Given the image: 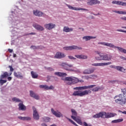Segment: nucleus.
<instances>
[{
    "label": "nucleus",
    "mask_w": 126,
    "mask_h": 126,
    "mask_svg": "<svg viewBox=\"0 0 126 126\" xmlns=\"http://www.w3.org/2000/svg\"><path fill=\"white\" fill-rule=\"evenodd\" d=\"M21 12V10L18 8V7H16V10L14 11H12L11 12V14L10 17L9 18V20H10V28L11 29V33L13 34V36H17L18 35V32L16 30H18L17 25L19 23H20V21H19V16H21V13L18 12Z\"/></svg>",
    "instance_id": "obj_1"
},
{
    "label": "nucleus",
    "mask_w": 126,
    "mask_h": 126,
    "mask_svg": "<svg viewBox=\"0 0 126 126\" xmlns=\"http://www.w3.org/2000/svg\"><path fill=\"white\" fill-rule=\"evenodd\" d=\"M96 85H91L89 86H84L82 87H77L74 88V90H78L75 91L72 94L73 96H77L78 97H83V96H85L86 95H89V94H91L92 92L90 90H86V89H90V88H94L95 87Z\"/></svg>",
    "instance_id": "obj_2"
},
{
    "label": "nucleus",
    "mask_w": 126,
    "mask_h": 126,
    "mask_svg": "<svg viewBox=\"0 0 126 126\" xmlns=\"http://www.w3.org/2000/svg\"><path fill=\"white\" fill-rule=\"evenodd\" d=\"M123 94H117L115 96V102L117 105H121V106H125L126 105V89H122Z\"/></svg>",
    "instance_id": "obj_3"
},
{
    "label": "nucleus",
    "mask_w": 126,
    "mask_h": 126,
    "mask_svg": "<svg viewBox=\"0 0 126 126\" xmlns=\"http://www.w3.org/2000/svg\"><path fill=\"white\" fill-rule=\"evenodd\" d=\"M94 59L96 61H110L112 60V56L108 54H104L99 51H95Z\"/></svg>",
    "instance_id": "obj_4"
},
{
    "label": "nucleus",
    "mask_w": 126,
    "mask_h": 126,
    "mask_svg": "<svg viewBox=\"0 0 126 126\" xmlns=\"http://www.w3.org/2000/svg\"><path fill=\"white\" fill-rule=\"evenodd\" d=\"M62 80L68 81L67 82L68 85H73V84H76L78 82H84L82 80H79L78 78L73 76L66 77L65 78H62Z\"/></svg>",
    "instance_id": "obj_5"
},
{
    "label": "nucleus",
    "mask_w": 126,
    "mask_h": 126,
    "mask_svg": "<svg viewBox=\"0 0 126 126\" xmlns=\"http://www.w3.org/2000/svg\"><path fill=\"white\" fill-rule=\"evenodd\" d=\"M98 45H103V46H106L109 47V48H112L113 49H118L119 52L126 54V49H125L121 47L116 46L114 44L108 42H99L98 43Z\"/></svg>",
    "instance_id": "obj_6"
},
{
    "label": "nucleus",
    "mask_w": 126,
    "mask_h": 126,
    "mask_svg": "<svg viewBox=\"0 0 126 126\" xmlns=\"http://www.w3.org/2000/svg\"><path fill=\"white\" fill-rule=\"evenodd\" d=\"M12 73L10 72L9 73H7V72H4L3 74L1 75L0 76V84L1 86H2L4 83H6V80H2L3 78H6L7 76H9L11 75Z\"/></svg>",
    "instance_id": "obj_7"
},
{
    "label": "nucleus",
    "mask_w": 126,
    "mask_h": 126,
    "mask_svg": "<svg viewBox=\"0 0 126 126\" xmlns=\"http://www.w3.org/2000/svg\"><path fill=\"white\" fill-rule=\"evenodd\" d=\"M116 116H117L116 113L104 112V119H110V118H114Z\"/></svg>",
    "instance_id": "obj_8"
},
{
    "label": "nucleus",
    "mask_w": 126,
    "mask_h": 126,
    "mask_svg": "<svg viewBox=\"0 0 126 126\" xmlns=\"http://www.w3.org/2000/svg\"><path fill=\"white\" fill-rule=\"evenodd\" d=\"M66 6L69 8V9H71L72 10H84L85 11H88V9L83 8H79L76 7H73L70 5H68L67 4H66Z\"/></svg>",
    "instance_id": "obj_9"
},
{
    "label": "nucleus",
    "mask_w": 126,
    "mask_h": 126,
    "mask_svg": "<svg viewBox=\"0 0 126 126\" xmlns=\"http://www.w3.org/2000/svg\"><path fill=\"white\" fill-rule=\"evenodd\" d=\"M110 64H112V62L94 63H92V65L93 66H104L105 65H110Z\"/></svg>",
    "instance_id": "obj_10"
},
{
    "label": "nucleus",
    "mask_w": 126,
    "mask_h": 126,
    "mask_svg": "<svg viewBox=\"0 0 126 126\" xmlns=\"http://www.w3.org/2000/svg\"><path fill=\"white\" fill-rule=\"evenodd\" d=\"M100 3V1L98 0H87L88 5H94V4H99Z\"/></svg>",
    "instance_id": "obj_11"
},
{
    "label": "nucleus",
    "mask_w": 126,
    "mask_h": 126,
    "mask_svg": "<svg viewBox=\"0 0 126 126\" xmlns=\"http://www.w3.org/2000/svg\"><path fill=\"white\" fill-rule=\"evenodd\" d=\"M30 96L32 98H34L35 100H40V96H39V94H36L33 91H30Z\"/></svg>",
    "instance_id": "obj_12"
},
{
    "label": "nucleus",
    "mask_w": 126,
    "mask_h": 126,
    "mask_svg": "<svg viewBox=\"0 0 126 126\" xmlns=\"http://www.w3.org/2000/svg\"><path fill=\"white\" fill-rule=\"evenodd\" d=\"M33 110V117L34 120H39V114H38V112L37 111V109L34 106L32 107Z\"/></svg>",
    "instance_id": "obj_13"
},
{
    "label": "nucleus",
    "mask_w": 126,
    "mask_h": 126,
    "mask_svg": "<svg viewBox=\"0 0 126 126\" xmlns=\"http://www.w3.org/2000/svg\"><path fill=\"white\" fill-rule=\"evenodd\" d=\"M44 27L48 30H52L56 27V24L52 23L44 25Z\"/></svg>",
    "instance_id": "obj_14"
},
{
    "label": "nucleus",
    "mask_w": 126,
    "mask_h": 126,
    "mask_svg": "<svg viewBox=\"0 0 126 126\" xmlns=\"http://www.w3.org/2000/svg\"><path fill=\"white\" fill-rule=\"evenodd\" d=\"M51 113L54 115L55 117H57V118H61V117H63V114L62 113L59 111H56L53 108H51Z\"/></svg>",
    "instance_id": "obj_15"
},
{
    "label": "nucleus",
    "mask_w": 126,
    "mask_h": 126,
    "mask_svg": "<svg viewBox=\"0 0 126 126\" xmlns=\"http://www.w3.org/2000/svg\"><path fill=\"white\" fill-rule=\"evenodd\" d=\"M61 65L66 70H69V67H72L73 66V65L68 64L67 63H63Z\"/></svg>",
    "instance_id": "obj_16"
},
{
    "label": "nucleus",
    "mask_w": 126,
    "mask_h": 126,
    "mask_svg": "<svg viewBox=\"0 0 126 126\" xmlns=\"http://www.w3.org/2000/svg\"><path fill=\"white\" fill-rule=\"evenodd\" d=\"M33 14L35 16H39V17L45 16V14L39 10H33Z\"/></svg>",
    "instance_id": "obj_17"
},
{
    "label": "nucleus",
    "mask_w": 126,
    "mask_h": 126,
    "mask_svg": "<svg viewBox=\"0 0 126 126\" xmlns=\"http://www.w3.org/2000/svg\"><path fill=\"white\" fill-rule=\"evenodd\" d=\"M33 27L35 29H36V30H38V31H44V27L37 24H34Z\"/></svg>",
    "instance_id": "obj_18"
},
{
    "label": "nucleus",
    "mask_w": 126,
    "mask_h": 126,
    "mask_svg": "<svg viewBox=\"0 0 126 126\" xmlns=\"http://www.w3.org/2000/svg\"><path fill=\"white\" fill-rule=\"evenodd\" d=\"M75 58H77V59H79V60H87V59H88V56L83 54L75 55Z\"/></svg>",
    "instance_id": "obj_19"
},
{
    "label": "nucleus",
    "mask_w": 126,
    "mask_h": 126,
    "mask_svg": "<svg viewBox=\"0 0 126 126\" xmlns=\"http://www.w3.org/2000/svg\"><path fill=\"white\" fill-rule=\"evenodd\" d=\"M93 118L95 119H99V118H101L104 119V112H99L95 115H93Z\"/></svg>",
    "instance_id": "obj_20"
},
{
    "label": "nucleus",
    "mask_w": 126,
    "mask_h": 126,
    "mask_svg": "<svg viewBox=\"0 0 126 126\" xmlns=\"http://www.w3.org/2000/svg\"><path fill=\"white\" fill-rule=\"evenodd\" d=\"M65 57L64 54L62 52H57L55 56L56 59H62V58H64Z\"/></svg>",
    "instance_id": "obj_21"
},
{
    "label": "nucleus",
    "mask_w": 126,
    "mask_h": 126,
    "mask_svg": "<svg viewBox=\"0 0 126 126\" xmlns=\"http://www.w3.org/2000/svg\"><path fill=\"white\" fill-rule=\"evenodd\" d=\"M94 72V69H86L83 72V74H91V73H93Z\"/></svg>",
    "instance_id": "obj_22"
},
{
    "label": "nucleus",
    "mask_w": 126,
    "mask_h": 126,
    "mask_svg": "<svg viewBox=\"0 0 126 126\" xmlns=\"http://www.w3.org/2000/svg\"><path fill=\"white\" fill-rule=\"evenodd\" d=\"M71 119L74 120V121H76L77 124H78L79 125H80V126H83V123H82V121H81V120L78 118H76V117L73 116H71Z\"/></svg>",
    "instance_id": "obj_23"
},
{
    "label": "nucleus",
    "mask_w": 126,
    "mask_h": 126,
    "mask_svg": "<svg viewBox=\"0 0 126 126\" xmlns=\"http://www.w3.org/2000/svg\"><path fill=\"white\" fill-rule=\"evenodd\" d=\"M71 119L74 120V121H76L77 124H78L79 125H80V126H83V123H82V121H81V120L78 118H76V117L73 116H71Z\"/></svg>",
    "instance_id": "obj_24"
},
{
    "label": "nucleus",
    "mask_w": 126,
    "mask_h": 126,
    "mask_svg": "<svg viewBox=\"0 0 126 126\" xmlns=\"http://www.w3.org/2000/svg\"><path fill=\"white\" fill-rule=\"evenodd\" d=\"M19 110L20 111H25L26 110V106L23 104V102H20L18 104Z\"/></svg>",
    "instance_id": "obj_25"
},
{
    "label": "nucleus",
    "mask_w": 126,
    "mask_h": 126,
    "mask_svg": "<svg viewBox=\"0 0 126 126\" xmlns=\"http://www.w3.org/2000/svg\"><path fill=\"white\" fill-rule=\"evenodd\" d=\"M14 75L15 76V77H17V78H20V79H23V76L22 75V74L20 72H14Z\"/></svg>",
    "instance_id": "obj_26"
},
{
    "label": "nucleus",
    "mask_w": 126,
    "mask_h": 126,
    "mask_svg": "<svg viewBox=\"0 0 126 126\" xmlns=\"http://www.w3.org/2000/svg\"><path fill=\"white\" fill-rule=\"evenodd\" d=\"M55 75H57V76H60V77H63V76H66L67 74L66 73L60 72H56L54 73Z\"/></svg>",
    "instance_id": "obj_27"
},
{
    "label": "nucleus",
    "mask_w": 126,
    "mask_h": 126,
    "mask_svg": "<svg viewBox=\"0 0 126 126\" xmlns=\"http://www.w3.org/2000/svg\"><path fill=\"white\" fill-rule=\"evenodd\" d=\"M63 32L68 33V32H72L73 31V28H69L68 27H64L63 29Z\"/></svg>",
    "instance_id": "obj_28"
},
{
    "label": "nucleus",
    "mask_w": 126,
    "mask_h": 126,
    "mask_svg": "<svg viewBox=\"0 0 126 126\" xmlns=\"http://www.w3.org/2000/svg\"><path fill=\"white\" fill-rule=\"evenodd\" d=\"M83 40H85V41H89L91 39H96V36H85L83 37Z\"/></svg>",
    "instance_id": "obj_29"
},
{
    "label": "nucleus",
    "mask_w": 126,
    "mask_h": 126,
    "mask_svg": "<svg viewBox=\"0 0 126 126\" xmlns=\"http://www.w3.org/2000/svg\"><path fill=\"white\" fill-rule=\"evenodd\" d=\"M70 50H82V48L80 47H78L76 45H72L70 46Z\"/></svg>",
    "instance_id": "obj_30"
},
{
    "label": "nucleus",
    "mask_w": 126,
    "mask_h": 126,
    "mask_svg": "<svg viewBox=\"0 0 126 126\" xmlns=\"http://www.w3.org/2000/svg\"><path fill=\"white\" fill-rule=\"evenodd\" d=\"M122 122H124V119L123 118L113 120L111 121V124H118L119 123H122Z\"/></svg>",
    "instance_id": "obj_31"
},
{
    "label": "nucleus",
    "mask_w": 126,
    "mask_h": 126,
    "mask_svg": "<svg viewBox=\"0 0 126 126\" xmlns=\"http://www.w3.org/2000/svg\"><path fill=\"white\" fill-rule=\"evenodd\" d=\"M18 119L19 120H22V121H30L31 120V118L29 117H18Z\"/></svg>",
    "instance_id": "obj_32"
},
{
    "label": "nucleus",
    "mask_w": 126,
    "mask_h": 126,
    "mask_svg": "<svg viewBox=\"0 0 126 126\" xmlns=\"http://www.w3.org/2000/svg\"><path fill=\"white\" fill-rule=\"evenodd\" d=\"M116 69L118 71H121L122 72H125L126 71V69H125L124 67H122L121 66H117Z\"/></svg>",
    "instance_id": "obj_33"
},
{
    "label": "nucleus",
    "mask_w": 126,
    "mask_h": 126,
    "mask_svg": "<svg viewBox=\"0 0 126 126\" xmlns=\"http://www.w3.org/2000/svg\"><path fill=\"white\" fill-rule=\"evenodd\" d=\"M103 89H104V88L103 87H96L94 88H93L92 90L93 92H97L100 90H103Z\"/></svg>",
    "instance_id": "obj_34"
},
{
    "label": "nucleus",
    "mask_w": 126,
    "mask_h": 126,
    "mask_svg": "<svg viewBox=\"0 0 126 126\" xmlns=\"http://www.w3.org/2000/svg\"><path fill=\"white\" fill-rule=\"evenodd\" d=\"M31 74L32 78L36 79L38 78V74H37V73L34 72V71H32Z\"/></svg>",
    "instance_id": "obj_35"
},
{
    "label": "nucleus",
    "mask_w": 126,
    "mask_h": 126,
    "mask_svg": "<svg viewBox=\"0 0 126 126\" xmlns=\"http://www.w3.org/2000/svg\"><path fill=\"white\" fill-rule=\"evenodd\" d=\"M113 11V12H115V13H118V14H126V11H117V10H114Z\"/></svg>",
    "instance_id": "obj_36"
},
{
    "label": "nucleus",
    "mask_w": 126,
    "mask_h": 126,
    "mask_svg": "<svg viewBox=\"0 0 126 126\" xmlns=\"http://www.w3.org/2000/svg\"><path fill=\"white\" fill-rule=\"evenodd\" d=\"M43 122H45V123H49L50 121H51V119L49 117H44L43 118Z\"/></svg>",
    "instance_id": "obj_37"
},
{
    "label": "nucleus",
    "mask_w": 126,
    "mask_h": 126,
    "mask_svg": "<svg viewBox=\"0 0 126 126\" xmlns=\"http://www.w3.org/2000/svg\"><path fill=\"white\" fill-rule=\"evenodd\" d=\"M12 101H13L14 102H16V103H18L19 102H22V101H21V100H20V99L17 98V97H14L12 98Z\"/></svg>",
    "instance_id": "obj_38"
},
{
    "label": "nucleus",
    "mask_w": 126,
    "mask_h": 126,
    "mask_svg": "<svg viewBox=\"0 0 126 126\" xmlns=\"http://www.w3.org/2000/svg\"><path fill=\"white\" fill-rule=\"evenodd\" d=\"M39 88H40L41 89H45V90H47V89L48 88V85H39Z\"/></svg>",
    "instance_id": "obj_39"
},
{
    "label": "nucleus",
    "mask_w": 126,
    "mask_h": 126,
    "mask_svg": "<svg viewBox=\"0 0 126 126\" xmlns=\"http://www.w3.org/2000/svg\"><path fill=\"white\" fill-rule=\"evenodd\" d=\"M71 113H72V116H73V117H77V113L74 109H71Z\"/></svg>",
    "instance_id": "obj_40"
},
{
    "label": "nucleus",
    "mask_w": 126,
    "mask_h": 126,
    "mask_svg": "<svg viewBox=\"0 0 126 126\" xmlns=\"http://www.w3.org/2000/svg\"><path fill=\"white\" fill-rule=\"evenodd\" d=\"M66 118L67 119V120H68L70 122V123H71V124H72V125H74V126H78V125H77V124H76V123H75V122H74L71 119H70L67 117H66Z\"/></svg>",
    "instance_id": "obj_41"
},
{
    "label": "nucleus",
    "mask_w": 126,
    "mask_h": 126,
    "mask_svg": "<svg viewBox=\"0 0 126 126\" xmlns=\"http://www.w3.org/2000/svg\"><path fill=\"white\" fill-rule=\"evenodd\" d=\"M121 1L113 0L112 1V4H117V5H120Z\"/></svg>",
    "instance_id": "obj_42"
},
{
    "label": "nucleus",
    "mask_w": 126,
    "mask_h": 126,
    "mask_svg": "<svg viewBox=\"0 0 126 126\" xmlns=\"http://www.w3.org/2000/svg\"><path fill=\"white\" fill-rule=\"evenodd\" d=\"M90 79H94V78L97 77V75H89Z\"/></svg>",
    "instance_id": "obj_43"
},
{
    "label": "nucleus",
    "mask_w": 126,
    "mask_h": 126,
    "mask_svg": "<svg viewBox=\"0 0 126 126\" xmlns=\"http://www.w3.org/2000/svg\"><path fill=\"white\" fill-rule=\"evenodd\" d=\"M54 89H55V87H54V86H50V87L47 86V90H54Z\"/></svg>",
    "instance_id": "obj_44"
},
{
    "label": "nucleus",
    "mask_w": 126,
    "mask_h": 126,
    "mask_svg": "<svg viewBox=\"0 0 126 126\" xmlns=\"http://www.w3.org/2000/svg\"><path fill=\"white\" fill-rule=\"evenodd\" d=\"M63 50H65V51H71L70 50V46H66L63 48Z\"/></svg>",
    "instance_id": "obj_45"
},
{
    "label": "nucleus",
    "mask_w": 126,
    "mask_h": 126,
    "mask_svg": "<svg viewBox=\"0 0 126 126\" xmlns=\"http://www.w3.org/2000/svg\"><path fill=\"white\" fill-rule=\"evenodd\" d=\"M119 5H122L123 6H126V2L120 1V3Z\"/></svg>",
    "instance_id": "obj_46"
},
{
    "label": "nucleus",
    "mask_w": 126,
    "mask_h": 126,
    "mask_svg": "<svg viewBox=\"0 0 126 126\" xmlns=\"http://www.w3.org/2000/svg\"><path fill=\"white\" fill-rule=\"evenodd\" d=\"M117 31L118 32H122L123 33H126V31L122 30V29H117Z\"/></svg>",
    "instance_id": "obj_47"
},
{
    "label": "nucleus",
    "mask_w": 126,
    "mask_h": 126,
    "mask_svg": "<svg viewBox=\"0 0 126 126\" xmlns=\"http://www.w3.org/2000/svg\"><path fill=\"white\" fill-rule=\"evenodd\" d=\"M68 57L69 59H70V60H73L74 61H76V58L73 57V56H69Z\"/></svg>",
    "instance_id": "obj_48"
},
{
    "label": "nucleus",
    "mask_w": 126,
    "mask_h": 126,
    "mask_svg": "<svg viewBox=\"0 0 126 126\" xmlns=\"http://www.w3.org/2000/svg\"><path fill=\"white\" fill-rule=\"evenodd\" d=\"M8 67L10 68V71H11V72H12V71L14 70V69H13V68L12 67V66L9 65Z\"/></svg>",
    "instance_id": "obj_49"
},
{
    "label": "nucleus",
    "mask_w": 126,
    "mask_h": 126,
    "mask_svg": "<svg viewBox=\"0 0 126 126\" xmlns=\"http://www.w3.org/2000/svg\"><path fill=\"white\" fill-rule=\"evenodd\" d=\"M110 67H111V68H115V69H117V66L115 65H110Z\"/></svg>",
    "instance_id": "obj_50"
},
{
    "label": "nucleus",
    "mask_w": 126,
    "mask_h": 126,
    "mask_svg": "<svg viewBox=\"0 0 126 126\" xmlns=\"http://www.w3.org/2000/svg\"><path fill=\"white\" fill-rule=\"evenodd\" d=\"M72 71H74V72H79V69H73L72 70Z\"/></svg>",
    "instance_id": "obj_51"
},
{
    "label": "nucleus",
    "mask_w": 126,
    "mask_h": 126,
    "mask_svg": "<svg viewBox=\"0 0 126 126\" xmlns=\"http://www.w3.org/2000/svg\"><path fill=\"white\" fill-rule=\"evenodd\" d=\"M120 58L123 61H126V58L124 57V56H120Z\"/></svg>",
    "instance_id": "obj_52"
},
{
    "label": "nucleus",
    "mask_w": 126,
    "mask_h": 126,
    "mask_svg": "<svg viewBox=\"0 0 126 126\" xmlns=\"http://www.w3.org/2000/svg\"><path fill=\"white\" fill-rule=\"evenodd\" d=\"M85 79L88 80V79H90V77L89 75L85 76Z\"/></svg>",
    "instance_id": "obj_53"
},
{
    "label": "nucleus",
    "mask_w": 126,
    "mask_h": 126,
    "mask_svg": "<svg viewBox=\"0 0 126 126\" xmlns=\"http://www.w3.org/2000/svg\"><path fill=\"white\" fill-rule=\"evenodd\" d=\"M120 18H121V19H122V20H125V21H126V16H124V17H121Z\"/></svg>",
    "instance_id": "obj_54"
},
{
    "label": "nucleus",
    "mask_w": 126,
    "mask_h": 126,
    "mask_svg": "<svg viewBox=\"0 0 126 126\" xmlns=\"http://www.w3.org/2000/svg\"><path fill=\"white\" fill-rule=\"evenodd\" d=\"M83 126H88V124L85 122H83Z\"/></svg>",
    "instance_id": "obj_55"
},
{
    "label": "nucleus",
    "mask_w": 126,
    "mask_h": 126,
    "mask_svg": "<svg viewBox=\"0 0 126 126\" xmlns=\"http://www.w3.org/2000/svg\"><path fill=\"white\" fill-rule=\"evenodd\" d=\"M7 79H8V81H10V80H11L12 79V77H7Z\"/></svg>",
    "instance_id": "obj_56"
},
{
    "label": "nucleus",
    "mask_w": 126,
    "mask_h": 126,
    "mask_svg": "<svg viewBox=\"0 0 126 126\" xmlns=\"http://www.w3.org/2000/svg\"><path fill=\"white\" fill-rule=\"evenodd\" d=\"M28 35H36V33L35 32H31L28 34Z\"/></svg>",
    "instance_id": "obj_57"
},
{
    "label": "nucleus",
    "mask_w": 126,
    "mask_h": 126,
    "mask_svg": "<svg viewBox=\"0 0 126 126\" xmlns=\"http://www.w3.org/2000/svg\"><path fill=\"white\" fill-rule=\"evenodd\" d=\"M31 49H36V46L32 45L31 46Z\"/></svg>",
    "instance_id": "obj_58"
},
{
    "label": "nucleus",
    "mask_w": 126,
    "mask_h": 126,
    "mask_svg": "<svg viewBox=\"0 0 126 126\" xmlns=\"http://www.w3.org/2000/svg\"><path fill=\"white\" fill-rule=\"evenodd\" d=\"M6 90V89H2L1 90V91L2 93H3V92H4V91H5Z\"/></svg>",
    "instance_id": "obj_59"
},
{
    "label": "nucleus",
    "mask_w": 126,
    "mask_h": 126,
    "mask_svg": "<svg viewBox=\"0 0 126 126\" xmlns=\"http://www.w3.org/2000/svg\"><path fill=\"white\" fill-rule=\"evenodd\" d=\"M8 51H9V53H12L13 52V50L10 49H8Z\"/></svg>",
    "instance_id": "obj_60"
},
{
    "label": "nucleus",
    "mask_w": 126,
    "mask_h": 126,
    "mask_svg": "<svg viewBox=\"0 0 126 126\" xmlns=\"http://www.w3.org/2000/svg\"><path fill=\"white\" fill-rule=\"evenodd\" d=\"M13 58H16V54H13Z\"/></svg>",
    "instance_id": "obj_61"
},
{
    "label": "nucleus",
    "mask_w": 126,
    "mask_h": 126,
    "mask_svg": "<svg viewBox=\"0 0 126 126\" xmlns=\"http://www.w3.org/2000/svg\"><path fill=\"white\" fill-rule=\"evenodd\" d=\"M48 69H49V70H51V71L54 70V69L51 67L48 68Z\"/></svg>",
    "instance_id": "obj_62"
},
{
    "label": "nucleus",
    "mask_w": 126,
    "mask_h": 126,
    "mask_svg": "<svg viewBox=\"0 0 126 126\" xmlns=\"http://www.w3.org/2000/svg\"><path fill=\"white\" fill-rule=\"evenodd\" d=\"M122 114H124L125 115H126V111L122 112Z\"/></svg>",
    "instance_id": "obj_63"
},
{
    "label": "nucleus",
    "mask_w": 126,
    "mask_h": 126,
    "mask_svg": "<svg viewBox=\"0 0 126 126\" xmlns=\"http://www.w3.org/2000/svg\"><path fill=\"white\" fill-rule=\"evenodd\" d=\"M121 28H123L124 29H126V27L122 26V27H121Z\"/></svg>",
    "instance_id": "obj_64"
}]
</instances>
